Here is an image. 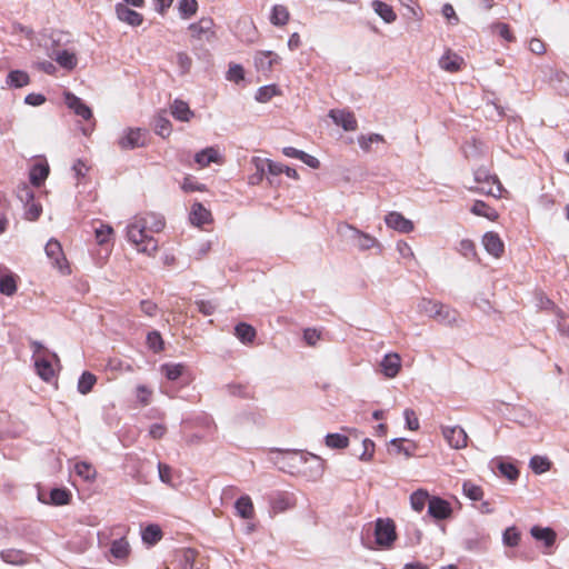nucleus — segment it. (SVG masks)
<instances>
[{
  "instance_id": "obj_1",
  "label": "nucleus",
  "mask_w": 569,
  "mask_h": 569,
  "mask_svg": "<svg viewBox=\"0 0 569 569\" xmlns=\"http://www.w3.org/2000/svg\"><path fill=\"white\" fill-rule=\"evenodd\" d=\"M164 228V219L154 212L136 216L127 226V239L139 252L148 256L158 250V241L151 233L160 232Z\"/></svg>"
},
{
  "instance_id": "obj_2",
  "label": "nucleus",
  "mask_w": 569,
  "mask_h": 569,
  "mask_svg": "<svg viewBox=\"0 0 569 569\" xmlns=\"http://www.w3.org/2000/svg\"><path fill=\"white\" fill-rule=\"evenodd\" d=\"M281 470L303 473L306 477L317 480L323 473V461L320 457L298 451L282 453L278 461Z\"/></svg>"
},
{
  "instance_id": "obj_3",
  "label": "nucleus",
  "mask_w": 569,
  "mask_h": 569,
  "mask_svg": "<svg viewBox=\"0 0 569 569\" xmlns=\"http://www.w3.org/2000/svg\"><path fill=\"white\" fill-rule=\"evenodd\" d=\"M475 182L478 184L475 190L487 196L499 197L502 187L496 176L489 173L486 168H478L473 172Z\"/></svg>"
},
{
  "instance_id": "obj_4",
  "label": "nucleus",
  "mask_w": 569,
  "mask_h": 569,
  "mask_svg": "<svg viewBox=\"0 0 569 569\" xmlns=\"http://www.w3.org/2000/svg\"><path fill=\"white\" fill-rule=\"evenodd\" d=\"M373 533L378 547L390 548L397 538L395 522L391 519H377Z\"/></svg>"
},
{
  "instance_id": "obj_5",
  "label": "nucleus",
  "mask_w": 569,
  "mask_h": 569,
  "mask_svg": "<svg viewBox=\"0 0 569 569\" xmlns=\"http://www.w3.org/2000/svg\"><path fill=\"white\" fill-rule=\"evenodd\" d=\"M192 38L199 41L211 42L216 39L214 22L209 17H203L199 21L189 26Z\"/></svg>"
},
{
  "instance_id": "obj_6",
  "label": "nucleus",
  "mask_w": 569,
  "mask_h": 569,
  "mask_svg": "<svg viewBox=\"0 0 569 569\" xmlns=\"http://www.w3.org/2000/svg\"><path fill=\"white\" fill-rule=\"evenodd\" d=\"M47 257L52 260V266L62 273H69V266L63 254L61 243L56 239H50L44 248Z\"/></svg>"
},
{
  "instance_id": "obj_7",
  "label": "nucleus",
  "mask_w": 569,
  "mask_h": 569,
  "mask_svg": "<svg viewBox=\"0 0 569 569\" xmlns=\"http://www.w3.org/2000/svg\"><path fill=\"white\" fill-rule=\"evenodd\" d=\"M147 140V132L139 128H128L123 131L118 144L123 150L143 147Z\"/></svg>"
},
{
  "instance_id": "obj_8",
  "label": "nucleus",
  "mask_w": 569,
  "mask_h": 569,
  "mask_svg": "<svg viewBox=\"0 0 569 569\" xmlns=\"http://www.w3.org/2000/svg\"><path fill=\"white\" fill-rule=\"evenodd\" d=\"M442 436L448 445L453 449H462L467 447L468 436L460 426L442 427Z\"/></svg>"
},
{
  "instance_id": "obj_9",
  "label": "nucleus",
  "mask_w": 569,
  "mask_h": 569,
  "mask_svg": "<svg viewBox=\"0 0 569 569\" xmlns=\"http://www.w3.org/2000/svg\"><path fill=\"white\" fill-rule=\"evenodd\" d=\"M428 515L436 520L448 519L452 515L451 505L447 500L433 496L429 500Z\"/></svg>"
},
{
  "instance_id": "obj_10",
  "label": "nucleus",
  "mask_w": 569,
  "mask_h": 569,
  "mask_svg": "<svg viewBox=\"0 0 569 569\" xmlns=\"http://www.w3.org/2000/svg\"><path fill=\"white\" fill-rule=\"evenodd\" d=\"M64 103L83 120H90L92 118L91 109L72 92H64Z\"/></svg>"
},
{
  "instance_id": "obj_11",
  "label": "nucleus",
  "mask_w": 569,
  "mask_h": 569,
  "mask_svg": "<svg viewBox=\"0 0 569 569\" xmlns=\"http://www.w3.org/2000/svg\"><path fill=\"white\" fill-rule=\"evenodd\" d=\"M329 117L337 126H340L346 131H355L358 128V122L355 114L348 110H331Z\"/></svg>"
},
{
  "instance_id": "obj_12",
  "label": "nucleus",
  "mask_w": 569,
  "mask_h": 569,
  "mask_svg": "<svg viewBox=\"0 0 569 569\" xmlns=\"http://www.w3.org/2000/svg\"><path fill=\"white\" fill-rule=\"evenodd\" d=\"M385 222L389 228H392L402 233H409L415 228L412 221L405 218L401 213L397 211L389 212L385 218Z\"/></svg>"
},
{
  "instance_id": "obj_13",
  "label": "nucleus",
  "mask_w": 569,
  "mask_h": 569,
  "mask_svg": "<svg viewBox=\"0 0 569 569\" xmlns=\"http://www.w3.org/2000/svg\"><path fill=\"white\" fill-rule=\"evenodd\" d=\"M482 244L486 251L496 258H499L505 251V244L501 238L493 231H489L483 234Z\"/></svg>"
},
{
  "instance_id": "obj_14",
  "label": "nucleus",
  "mask_w": 569,
  "mask_h": 569,
  "mask_svg": "<svg viewBox=\"0 0 569 569\" xmlns=\"http://www.w3.org/2000/svg\"><path fill=\"white\" fill-rule=\"evenodd\" d=\"M280 57L273 51H258L254 56V64L261 72L271 71L273 64L278 63Z\"/></svg>"
},
{
  "instance_id": "obj_15",
  "label": "nucleus",
  "mask_w": 569,
  "mask_h": 569,
  "mask_svg": "<svg viewBox=\"0 0 569 569\" xmlns=\"http://www.w3.org/2000/svg\"><path fill=\"white\" fill-rule=\"evenodd\" d=\"M342 228L348 229L352 232L351 237L357 240V246L360 250H368L377 244L376 238L371 237L368 233L359 231L358 229L351 227L350 224L345 223L341 227H339V230L341 231Z\"/></svg>"
},
{
  "instance_id": "obj_16",
  "label": "nucleus",
  "mask_w": 569,
  "mask_h": 569,
  "mask_svg": "<svg viewBox=\"0 0 569 569\" xmlns=\"http://www.w3.org/2000/svg\"><path fill=\"white\" fill-rule=\"evenodd\" d=\"M116 12L119 20L127 22L128 24L133 27L140 26L143 21V18L139 12L128 8L122 3H118L116 6Z\"/></svg>"
},
{
  "instance_id": "obj_17",
  "label": "nucleus",
  "mask_w": 569,
  "mask_h": 569,
  "mask_svg": "<svg viewBox=\"0 0 569 569\" xmlns=\"http://www.w3.org/2000/svg\"><path fill=\"white\" fill-rule=\"evenodd\" d=\"M463 64V58L448 50L440 59L439 66L448 72H457Z\"/></svg>"
},
{
  "instance_id": "obj_18",
  "label": "nucleus",
  "mask_w": 569,
  "mask_h": 569,
  "mask_svg": "<svg viewBox=\"0 0 569 569\" xmlns=\"http://www.w3.org/2000/svg\"><path fill=\"white\" fill-rule=\"evenodd\" d=\"M401 367V360L397 353H388L381 361L382 372L388 378H393L398 375Z\"/></svg>"
},
{
  "instance_id": "obj_19",
  "label": "nucleus",
  "mask_w": 569,
  "mask_h": 569,
  "mask_svg": "<svg viewBox=\"0 0 569 569\" xmlns=\"http://www.w3.org/2000/svg\"><path fill=\"white\" fill-rule=\"evenodd\" d=\"M34 367L38 376L42 380L50 381L54 377V369L48 356H37Z\"/></svg>"
},
{
  "instance_id": "obj_20",
  "label": "nucleus",
  "mask_w": 569,
  "mask_h": 569,
  "mask_svg": "<svg viewBox=\"0 0 569 569\" xmlns=\"http://www.w3.org/2000/svg\"><path fill=\"white\" fill-rule=\"evenodd\" d=\"M197 552L190 548H183L176 553L177 569H193L196 562Z\"/></svg>"
},
{
  "instance_id": "obj_21",
  "label": "nucleus",
  "mask_w": 569,
  "mask_h": 569,
  "mask_svg": "<svg viewBox=\"0 0 569 569\" xmlns=\"http://www.w3.org/2000/svg\"><path fill=\"white\" fill-rule=\"evenodd\" d=\"M171 114L174 119L188 122L193 117V111L189 108V104L180 99H176L171 106Z\"/></svg>"
},
{
  "instance_id": "obj_22",
  "label": "nucleus",
  "mask_w": 569,
  "mask_h": 569,
  "mask_svg": "<svg viewBox=\"0 0 569 569\" xmlns=\"http://www.w3.org/2000/svg\"><path fill=\"white\" fill-rule=\"evenodd\" d=\"M211 213L201 203L197 202L192 206L190 212V221L194 226H202L209 222Z\"/></svg>"
},
{
  "instance_id": "obj_23",
  "label": "nucleus",
  "mask_w": 569,
  "mask_h": 569,
  "mask_svg": "<svg viewBox=\"0 0 569 569\" xmlns=\"http://www.w3.org/2000/svg\"><path fill=\"white\" fill-rule=\"evenodd\" d=\"M237 515L243 519H251L254 513L251 498L247 495L241 496L234 503Z\"/></svg>"
},
{
  "instance_id": "obj_24",
  "label": "nucleus",
  "mask_w": 569,
  "mask_h": 569,
  "mask_svg": "<svg viewBox=\"0 0 569 569\" xmlns=\"http://www.w3.org/2000/svg\"><path fill=\"white\" fill-rule=\"evenodd\" d=\"M372 8L375 12L386 22V23H392L397 19V14L395 13L391 6L387 4L386 2L375 0L372 1Z\"/></svg>"
},
{
  "instance_id": "obj_25",
  "label": "nucleus",
  "mask_w": 569,
  "mask_h": 569,
  "mask_svg": "<svg viewBox=\"0 0 569 569\" xmlns=\"http://www.w3.org/2000/svg\"><path fill=\"white\" fill-rule=\"evenodd\" d=\"M153 126L156 133L163 138L169 137L172 131L171 122L167 118L164 110H162L154 117Z\"/></svg>"
},
{
  "instance_id": "obj_26",
  "label": "nucleus",
  "mask_w": 569,
  "mask_h": 569,
  "mask_svg": "<svg viewBox=\"0 0 569 569\" xmlns=\"http://www.w3.org/2000/svg\"><path fill=\"white\" fill-rule=\"evenodd\" d=\"M234 336L242 343H252L257 336V332L252 326L246 322H240L234 327Z\"/></svg>"
},
{
  "instance_id": "obj_27",
  "label": "nucleus",
  "mask_w": 569,
  "mask_h": 569,
  "mask_svg": "<svg viewBox=\"0 0 569 569\" xmlns=\"http://www.w3.org/2000/svg\"><path fill=\"white\" fill-rule=\"evenodd\" d=\"M30 82L29 74L22 70H12L6 79V84L9 88H22Z\"/></svg>"
},
{
  "instance_id": "obj_28",
  "label": "nucleus",
  "mask_w": 569,
  "mask_h": 569,
  "mask_svg": "<svg viewBox=\"0 0 569 569\" xmlns=\"http://www.w3.org/2000/svg\"><path fill=\"white\" fill-rule=\"evenodd\" d=\"M49 174V166L47 163H36L30 169V181L33 186L40 187Z\"/></svg>"
},
{
  "instance_id": "obj_29",
  "label": "nucleus",
  "mask_w": 569,
  "mask_h": 569,
  "mask_svg": "<svg viewBox=\"0 0 569 569\" xmlns=\"http://www.w3.org/2000/svg\"><path fill=\"white\" fill-rule=\"evenodd\" d=\"M110 553L113 558L123 560L130 553V546L126 538H119L111 542Z\"/></svg>"
},
{
  "instance_id": "obj_30",
  "label": "nucleus",
  "mask_w": 569,
  "mask_h": 569,
  "mask_svg": "<svg viewBox=\"0 0 569 569\" xmlns=\"http://www.w3.org/2000/svg\"><path fill=\"white\" fill-rule=\"evenodd\" d=\"M438 308H441V302L428 298L420 299L417 305V310L419 313L426 315L432 319L436 318Z\"/></svg>"
},
{
  "instance_id": "obj_31",
  "label": "nucleus",
  "mask_w": 569,
  "mask_h": 569,
  "mask_svg": "<svg viewBox=\"0 0 569 569\" xmlns=\"http://www.w3.org/2000/svg\"><path fill=\"white\" fill-rule=\"evenodd\" d=\"M290 18L289 11L287 7L282 4H276L272 7L271 14H270V22L273 26L282 27L288 23Z\"/></svg>"
},
{
  "instance_id": "obj_32",
  "label": "nucleus",
  "mask_w": 569,
  "mask_h": 569,
  "mask_svg": "<svg viewBox=\"0 0 569 569\" xmlns=\"http://www.w3.org/2000/svg\"><path fill=\"white\" fill-rule=\"evenodd\" d=\"M430 499H431V496L428 493L427 490L418 489L415 492H412L410 496L411 508L415 511L420 512L423 510V508L427 503L429 505Z\"/></svg>"
},
{
  "instance_id": "obj_33",
  "label": "nucleus",
  "mask_w": 569,
  "mask_h": 569,
  "mask_svg": "<svg viewBox=\"0 0 569 569\" xmlns=\"http://www.w3.org/2000/svg\"><path fill=\"white\" fill-rule=\"evenodd\" d=\"M2 560L11 565H22L28 561V556L22 550L6 549L0 553Z\"/></svg>"
},
{
  "instance_id": "obj_34",
  "label": "nucleus",
  "mask_w": 569,
  "mask_h": 569,
  "mask_svg": "<svg viewBox=\"0 0 569 569\" xmlns=\"http://www.w3.org/2000/svg\"><path fill=\"white\" fill-rule=\"evenodd\" d=\"M54 60L57 63L67 69L72 70L77 67L78 59L73 52H70L68 50L58 51L54 56Z\"/></svg>"
},
{
  "instance_id": "obj_35",
  "label": "nucleus",
  "mask_w": 569,
  "mask_h": 569,
  "mask_svg": "<svg viewBox=\"0 0 569 569\" xmlns=\"http://www.w3.org/2000/svg\"><path fill=\"white\" fill-rule=\"evenodd\" d=\"M218 158H219V153L218 151L212 148V147H209V148H206L201 151H199L196 157H194V161L200 166V167H207L209 166L211 162H217L218 161Z\"/></svg>"
},
{
  "instance_id": "obj_36",
  "label": "nucleus",
  "mask_w": 569,
  "mask_h": 569,
  "mask_svg": "<svg viewBox=\"0 0 569 569\" xmlns=\"http://www.w3.org/2000/svg\"><path fill=\"white\" fill-rule=\"evenodd\" d=\"M471 212L476 216L485 217L491 221L498 218L497 211L481 200L475 201L471 207Z\"/></svg>"
},
{
  "instance_id": "obj_37",
  "label": "nucleus",
  "mask_w": 569,
  "mask_h": 569,
  "mask_svg": "<svg viewBox=\"0 0 569 569\" xmlns=\"http://www.w3.org/2000/svg\"><path fill=\"white\" fill-rule=\"evenodd\" d=\"M531 535L537 540L543 541L546 547L552 546L556 540V533L550 528L533 527L531 529Z\"/></svg>"
},
{
  "instance_id": "obj_38",
  "label": "nucleus",
  "mask_w": 569,
  "mask_h": 569,
  "mask_svg": "<svg viewBox=\"0 0 569 569\" xmlns=\"http://www.w3.org/2000/svg\"><path fill=\"white\" fill-rule=\"evenodd\" d=\"M457 317L458 313L456 310L451 309L449 306L441 303V308H438V312L435 320L443 325H452L457 321Z\"/></svg>"
},
{
  "instance_id": "obj_39",
  "label": "nucleus",
  "mask_w": 569,
  "mask_h": 569,
  "mask_svg": "<svg viewBox=\"0 0 569 569\" xmlns=\"http://www.w3.org/2000/svg\"><path fill=\"white\" fill-rule=\"evenodd\" d=\"M76 473L87 481H92L97 477V471L93 466L86 461L77 462L74 466Z\"/></svg>"
},
{
  "instance_id": "obj_40",
  "label": "nucleus",
  "mask_w": 569,
  "mask_h": 569,
  "mask_svg": "<svg viewBox=\"0 0 569 569\" xmlns=\"http://www.w3.org/2000/svg\"><path fill=\"white\" fill-rule=\"evenodd\" d=\"M97 382V378L93 373L89 372V371H84L81 377L79 378V381H78V391L81 393V395H87L89 393L93 386L96 385Z\"/></svg>"
},
{
  "instance_id": "obj_41",
  "label": "nucleus",
  "mask_w": 569,
  "mask_h": 569,
  "mask_svg": "<svg viewBox=\"0 0 569 569\" xmlns=\"http://www.w3.org/2000/svg\"><path fill=\"white\" fill-rule=\"evenodd\" d=\"M161 529L157 525H149L142 531V540L149 545L157 543L161 539Z\"/></svg>"
},
{
  "instance_id": "obj_42",
  "label": "nucleus",
  "mask_w": 569,
  "mask_h": 569,
  "mask_svg": "<svg viewBox=\"0 0 569 569\" xmlns=\"http://www.w3.org/2000/svg\"><path fill=\"white\" fill-rule=\"evenodd\" d=\"M178 9L182 19H189L197 13L198 2L197 0H180Z\"/></svg>"
},
{
  "instance_id": "obj_43",
  "label": "nucleus",
  "mask_w": 569,
  "mask_h": 569,
  "mask_svg": "<svg viewBox=\"0 0 569 569\" xmlns=\"http://www.w3.org/2000/svg\"><path fill=\"white\" fill-rule=\"evenodd\" d=\"M17 291V282L13 274H6L0 278V292L6 296H12Z\"/></svg>"
},
{
  "instance_id": "obj_44",
  "label": "nucleus",
  "mask_w": 569,
  "mask_h": 569,
  "mask_svg": "<svg viewBox=\"0 0 569 569\" xmlns=\"http://www.w3.org/2000/svg\"><path fill=\"white\" fill-rule=\"evenodd\" d=\"M378 142H385L383 136H381L379 133H371L368 136L361 134L358 137V143H359L360 148L366 152H369L371 150L372 143H378Z\"/></svg>"
},
{
  "instance_id": "obj_45",
  "label": "nucleus",
  "mask_w": 569,
  "mask_h": 569,
  "mask_svg": "<svg viewBox=\"0 0 569 569\" xmlns=\"http://www.w3.org/2000/svg\"><path fill=\"white\" fill-rule=\"evenodd\" d=\"M529 465L532 471L538 475L547 472L551 467L549 459L541 456H533L530 459Z\"/></svg>"
},
{
  "instance_id": "obj_46",
  "label": "nucleus",
  "mask_w": 569,
  "mask_h": 569,
  "mask_svg": "<svg viewBox=\"0 0 569 569\" xmlns=\"http://www.w3.org/2000/svg\"><path fill=\"white\" fill-rule=\"evenodd\" d=\"M326 445L332 449H343L348 447V437L340 433H329L326 436Z\"/></svg>"
},
{
  "instance_id": "obj_47",
  "label": "nucleus",
  "mask_w": 569,
  "mask_h": 569,
  "mask_svg": "<svg viewBox=\"0 0 569 569\" xmlns=\"http://www.w3.org/2000/svg\"><path fill=\"white\" fill-rule=\"evenodd\" d=\"M491 31L495 34H498L500 38L506 40L507 42L516 41V37L510 30V27L503 22H496L491 26Z\"/></svg>"
},
{
  "instance_id": "obj_48",
  "label": "nucleus",
  "mask_w": 569,
  "mask_h": 569,
  "mask_svg": "<svg viewBox=\"0 0 569 569\" xmlns=\"http://www.w3.org/2000/svg\"><path fill=\"white\" fill-rule=\"evenodd\" d=\"M267 166H268V171L271 174L278 176L280 173H286L290 178L298 179V173H297L296 169H293V168H290L288 166L280 164V163H274L271 161H269L267 163Z\"/></svg>"
},
{
  "instance_id": "obj_49",
  "label": "nucleus",
  "mask_w": 569,
  "mask_h": 569,
  "mask_svg": "<svg viewBox=\"0 0 569 569\" xmlns=\"http://www.w3.org/2000/svg\"><path fill=\"white\" fill-rule=\"evenodd\" d=\"M462 491L463 493L473 501H478L482 498L483 491L481 487L477 486L476 483L471 481H465L462 485Z\"/></svg>"
},
{
  "instance_id": "obj_50",
  "label": "nucleus",
  "mask_w": 569,
  "mask_h": 569,
  "mask_svg": "<svg viewBox=\"0 0 569 569\" xmlns=\"http://www.w3.org/2000/svg\"><path fill=\"white\" fill-rule=\"evenodd\" d=\"M497 468L500 471V473L510 481H515L519 477V470L512 463L499 461Z\"/></svg>"
},
{
  "instance_id": "obj_51",
  "label": "nucleus",
  "mask_w": 569,
  "mask_h": 569,
  "mask_svg": "<svg viewBox=\"0 0 569 569\" xmlns=\"http://www.w3.org/2000/svg\"><path fill=\"white\" fill-rule=\"evenodd\" d=\"M184 366L181 363H166L161 367V371L169 380H177L183 372Z\"/></svg>"
},
{
  "instance_id": "obj_52",
  "label": "nucleus",
  "mask_w": 569,
  "mask_h": 569,
  "mask_svg": "<svg viewBox=\"0 0 569 569\" xmlns=\"http://www.w3.org/2000/svg\"><path fill=\"white\" fill-rule=\"evenodd\" d=\"M50 499L56 506L67 505L70 499V492L67 489L56 488L51 490Z\"/></svg>"
},
{
  "instance_id": "obj_53",
  "label": "nucleus",
  "mask_w": 569,
  "mask_h": 569,
  "mask_svg": "<svg viewBox=\"0 0 569 569\" xmlns=\"http://www.w3.org/2000/svg\"><path fill=\"white\" fill-rule=\"evenodd\" d=\"M278 94V88L277 86L274 84H270V86H264V87H261L258 89L257 93H256V99L259 101V102H267L269 101L272 97L277 96Z\"/></svg>"
},
{
  "instance_id": "obj_54",
  "label": "nucleus",
  "mask_w": 569,
  "mask_h": 569,
  "mask_svg": "<svg viewBox=\"0 0 569 569\" xmlns=\"http://www.w3.org/2000/svg\"><path fill=\"white\" fill-rule=\"evenodd\" d=\"M503 543L508 547H516L520 541V533L516 527H509L502 535Z\"/></svg>"
},
{
  "instance_id": "obj_55",
  "label": "nucleus",
  "mask_w": 569,
  "mask_h": 569,
  "mask_svg": "<svg viewBox=\"0 0 569 569\" xmlns=\"http://www.w3.org/2000/svg\"><path fill=\"white\" fill-rule=\"evenodd\" d=\"M147 345L153 352H159L163 349V340L158 331H151L147 336Z\"/></svg>"
},
{
  "instance_id": "obj_56",
  "label": "nucleus",
  "mask_w": 569,
  "mask_h": 569,
  "mask_svg": "<svg viewBox=\"0 0 569 569\" xmlns=\"http://www.w3.org/2000/svg\"><path fill=\"white\" fill-rule=\"evenodd\" d=\"M458 251L468 259H472L477 256L476 246L469 239H463L459 242Z\"/></svg>"
},
{
  "instance_id": "obj_57",
  "label": "nucleus",
  "mask_w": 569,
  "mask_h": 569,
  "mask_svg": "<svg viewBox=\"0 0 569 569\" xmlns=\"http://www.w3.org/2000/svg\"><path fill=\"white\" fill-rule=\"evenodd\" d=\"M42 212V207L34 200L24 206V218L30 221L37 220Z\"/></svg>"
},
{
  "instance_id": "obj_58",
  "label": "nucleus",
  "mask_w": 569,
  "mask_h": 569,
  "mask_svg": "<svg viewBox=\"0 0 569 569\" xmlns=\"http://www.w3.org/2000/svg\"><path fill=\"white\" fill-rule=\"evenodd\" d=\"M96 240L99 244H104L109 241L112 234V228L110 226L100 224L99 228H96Z\"/></svg>"
},
{
  "instance_id": "obj_59",
  "label": "nucleus",
  "mask_w": 569,
  "mask_h": 569,
  "mask_svg": "<svg viewBox=\"0 0 569 569\" xmlns=\"http://www.w3.org/2000/svg\"><path fill=\"white\" fill-rule=\"evenodd\" d=\"M18 199L26 206L34 200V193L30 187L23 184L17 190Z\"/></svg>"
},
{
  "instance_id": "obj_60",
  "label": "nucleus",
  "mask_w": 569,
  "mask_h": 569,
  "mask_svg": "<svg viewBox=\"0 0 569 569\" xmlns=\"http://www.w3.org/2000/svg\"><path fill=\"white\" fill-rule=\"evenodd\" d=\"M244 71L240 64H230L227 72V79L230 81L239 82L243 80Z\"/></svg>"
},
{
  "instance_id": "obj_61",
  "label": "nucleus",
  "mask_w": 569,
  "mask_h": 569,
  "mask_svg": "<svg viewBox=\"0 0 569 569\" xmlns=\"http://www.w3.org/2000/svg\"><path fill=\"white\" fill-rule=\"evenodd\" d=\"M406 426L408 429L416 431L419 429V420L412 409H406L403 412Z\"/></svg>"
},
{
  "instance_id": "obj_62",
  "label": "nucleus",
  "mask_w": 569,
  "mask_h": 569,
  "mask_svg": "<svg viewBox=\"0 0 569 569\" xmlns=\"http://www.w3.org/2000/svg\"><path fill=\"white\" fill-rule=\"evenodd\" d=\"M362 447H363V451L360 455V459L363 461H368L373 457L375 443L370 439H363Z\"/></svg>"
},
{
  "instance_id": "obj_63",
  "label": "nucleus",
  "mask_w": 569,
  "mask_h": 569,
  "mask_svg": "<svg viewBox=\"0 0 569 569\" xmlns=\"http://www.w3.org/2000/svg\"><path fill=\"white\" fill-rule=\"evenodd\" d=\"M292 506L291 498L284 493L278 495L273 500V507L279 510H286Z\"/></svg>"
},
{
  "instance_id": "obj_64",
  "label": "nucleus",
  "mask_w": 569,
  "mask_h": 569,
  "mask_svg": "<svg viewBox=\"0 0 569 569\" xmlns=\"http://www.w3.org/2000/svg\"><path fill=\"white\" fill-rule=\"evenodd\" d=\"M196 306L198 308V311L204 316H210L216 310V305L213 302L207 301V300H198V301H196Z\"/></svg>"
}]
</instances>
